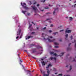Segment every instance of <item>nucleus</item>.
Returning a JSON list of instances; mask_svg holds the SVG:
<instances>
[{"mask_svg":"<svg viewBox=\"0 0 76 76\" xmlns=\"http://www.w3.org/2000/svg\"><path fill=\"white\" fill-rule=\"evenodd\" d=\"M42 37L43 38L44 40H47L48 39L49 42H53L54 41H55V39H53L52 40H51L50 39L53 38V37L52 36H48L47 35H45V34L42 33Z\"/></svg>","mask_w":76,"mask_h":76,"instance_id":"obj_1","label":"nucleus"},{"mask_svg":"<svg viewBox=\"0 0 76 76\" xmlns=\"http://www.w3.org/2000/svg\"><path fill=\"white\" fill-rule=\"evenodd\" d=\"M52 65L51 64H49L48 65V66L46 67V70L47 71V74H45V71H44L42 70V69H40V72L42 74H43V76H49V75H50V72L48 70V68L49 67H51Z\"/></svg>","mask_w":76,"mask_h":76,"instance_id":"obj_2","label":"nucleus"},{"mask_svg":"<svg viewBox=\"0 0 76 76\" xmlns=\"http://www.w3.org/2000/svg\"><path fill=\"white\" fill-rule=\"evenodd\" d=\"M21 4L23 8L25 9H26V10H28V9H29V8L26 7V4L23 3V4H22V3L21 2Z\"/></svg>","mask_w":76,"mask_h":76,"instance_id":"obj_3","label":"nucleus"},{"mask_svg":"<svg viewBox=\"0 0 76 76\" xmlns=\"http://www.w3.org/2000/svg\"><path fill=\"white\" fill-rule=\"evenodd\" d=\"M20 32H21V30L20 29H18L17 32V36L16 37V39H18V38H19V36L20 35Z\"/></svg>","mask_w":76,"mask_h":76,"instance_id":"obj_4","label":"nucleus"},{"mask_svg":"<svg viewBox=\"0 0 76 76\" xmlns=\"http://www.w3.org/2000/svg\"><path fill=\"white\" fill-rule=\"evenodd\" d=\"M58 8L56 9L55 11L53 12V14L54 15H56V12H58Z\"/></svg>","mask_w":76,"mask_h":76,"instance_id":"obj_5","label":"nucleus"},{"mask_svg":"<svg viewBox=\"0 0 76 76\" xmlns=\"http://www.w3.org/2000/svg\"><path fill=\"white\" fill-rule=\"evenodd\" d=\"M31 7L34 10L38 11V10H37V8L35 7V6H31Z\"/></svg>","mask_w":76,"mask_h":76,"instance_id":"obj_6","label":"nucleus"},{"mask_svg":"<svg viewBox=\"0 0 76 76\" xmlns=\"http://www.w3.org/2000/svg\"><path fill=\"white\" fill-rule=\"evenodd\" d=\"M68 29H69V28H67L66 30L65 31L66 33H71V32H72V30H68Z\"/></svg>","mask_w":76,"mask_h":76,"instance_id":"obj_7","label":"nucleus"},{"mask_svg":"<svg viewBox=\"0 0 76 76\" xmlns=\"http://www.w3.org/2000/svg\"><path fill=\"white\" fill-rule=\"evenodd\" d=\"M50 59L51 60H54V62H56V58H53L52 57H51L50 58Z\"/></svg>","mask_w":76,"mask_h":76,"instance_id":"obj_8","label":"nucleus"},{"mask_svg":"<svg viewBox=\"0 0 76 76\" xmlns=\"http://www.w3.org/2000/svg\"><path fill=\"white\" fill-rule=\"evenodd\" d=\"M70 60H72L71 61H76V60L74 58H72V57H71L70 58Z\"/></svg>","mask_w":76,"mask_h":76,"instance_id":"obj_9","label":"nucleus"},{"mask_svg":"<svg viewBox=\"0 0 76 76\" xmlns=\"http://www.w3.org/2000/svg\"><path fill=\"white\" fill-rule=\"evenodd\" d=\"M51 19H52V18H49L47 19L46 20H48L50 23H51Z\"/></svg>","mask_w":76,"mask_h":76,"instance_id":"obj_10","label":"nucleus"},{"mask_svg":"<svg viewBox=\"0 0 76 76\" xmlns=\"http://www.w3.org/2000/svg\"><path fill=\"white\" fill-rule=\"evenodd\" d=\"M41 62L42 64V66H45V63L44 62V61H41Z\"/></svg>","mask_w":76,"mask_h":76,"instance_id":"obj_11","label":"nucleus"},{"mask_svg":"<svg viewBox=\"0 0 76 76\" xmlns=\"http://www.w3.org/2000/svg\"><path fill=\"white\" fill-rule=\"evenodd\" d=\"M31 37V36H29L28 37V38H27V36H26V39H29Z\"/></svg>","mask_w":76,"mask_h":76,"instance_id":"obj_12","label":"nucleus"},{"mask_svg":"<svg viewBox=\"0 0 76 76\" xmlns=\"http://www.w3.org/2000/svg\"><path fill=\"white\" fill-rule=\"evenodd\" d=\"M72 19H73V18L72 17H70L69 18V20L70 21H72Z\"/></svg>","mask_w":76,"mask_h":76,"instance_id":"obj_13","label":"nucleus"},{"mask_svg":"<svg viewBox=\"0 0 76 76\" xmlns=\"http://www.w3.org/2000/svg\"><path fill=\"white\" fill-rule=\"evenodd\" d=\"M55 45H58L59 44L57 42H55L54 43Z\"/></svg>","mask_w":76,"mask_h":76,"instance_id":"obj_14","label":"nucleus"},{"mask_svg":"<svg viewBox=\"0 0 76 76\" xmlns=\"http://www.w3.org/2000/svg\"><path fill=\"white\" fill-rule=\"evenodd\" d=\"M22 13H23L24 14H25L26 12V11H23V10H22Z\"/></svg>","mask_w":76,"mask_h":76,"instance_id":"obj_15","label":"nucleus"},{"mask_svg":"<svg viewBox=\"0 0 76 76\" xmlns=\"http://www.w3.org/2000/svg\"><path fill=\"white\" fill-rule=\"evenodd\" d=\"M69 38H70L71 39H73V36H71L70 37H69Z\"/></svg>","mask_w":76,"mask_h":76,"instance_id":"obj_16","label":"nucleus"},{"mask_svg":"<svg viewBox=\"0 0 76 76\" xmlns=\"http://www.w3.org/2000/svg\"><path fill=\"white\" fill-rule=\"evenodd\" d=\"M65 37H66V39L67 38V37H68V34H66V35Z\"/></svg>","mask_w":76,"mask_h":76,"instance_id":"obj_17","label":"nucleus"},{"mask_svg":"<svg viewBox=\"0 0 76 76\" xmlns=\"http://www.w3.org/2000/svg\"><path fill=\"white\" fill-rule=\"evenodd\" d=\"M50 54H54V52H50Z\"/></svg>","mask_w":76,"mask_h":76,"instance_id":"obj_18","label":"nucleus"},{"mask_svg":"<svg viewBox=\"0 0 76 76\" xmlns=\"http://www.w3.org/2000/svg\"><path fill=\"white\" fill-rule=\"evenodd\" d=\"M59 41H60V42H62L63 41V40L62 39H60L59 40Z\"/></svg>","mask_w":76,"mask_h":76,"instance_id":"obj_19","label":"nucleus"},{"mask_svg":"<svg viewBox=\"0 0 76 76\" xmlns=\"http://www.w3.org/2000/svg\"><path fill=\"white\" fill-rule=\"evenodd\" d=\"M32 26V24H29V27L28 28H31V26Z\"/></svg>","mask_w":76,"mask_h":76,"instance_id":"obj_20","label":"nucleus"},{"mask_svg":"<svg viewBox=\"0 0 76 76\" xmlns=\"http://www.w3.org/2000/svg\"><path fill=\"white\" fill-rule=\"evenodd\" d=\"M72 66H70V70H71L72 69Z\"/></svg>","mask_w":76,"mask_h":76,"instance_id":"obj_21","label":"nucleus"},{"mask_svg":"<svg viewBox=\"0 0 76 76\" xmlns=\"http://www.w3.org/2000/svg\"><path fill=\"white\" fill-rule=\"evenodd\" d=\"M53 71H55V72L56 71V68H53Z\"/></svg>","mask_w":76,"mask_h":76,"instance_id":"obj_22","label":"nucleus"},{"mask_svg":"<svg viewBox=\"0 0 76 76\" xmlns=\"http://www.w3.org/2000/svg\"><path fill=\"white\" fill-rule=\"evenodd\" d=\"M48 32H49V33H51V32H52V31L49 30H48Z\"/></svg>","mask_w":76,"mask_h":76,"instance_id":"obj_23","label":"nucleus"},{"mask_svg":"<svg viewBox=\"0 0 76 76\" xmlns=\"http://www.w3.org/2000/svg\"><path fill=\"white\" fill-rule=\"evenodd\" d=\"M54 56H57V54H56V53H55L54 54Z\"/></svg>","mask_w":76,"mask_h":76,"instance_id":"obj_24","label":"nucleus"},{"mask_svg":"<svg viewBox=\"0 0 76 76\" xmlns=\"http://www.w3.org/2000/svg\"><path fill=\"white\" fill-rule=\"evenodd\" d=\"M76 6V4H75V5H73V6H72V7H75Z\"/></svg>","mask_w":76,"mask_h":76,"instance_id":"obj_25","label":"nucleus"},{"mask_svg":"<svg viewBox=\"0 0 76 76\" xmlns=\"http://www.w3.org/2000/svg\"><path fill=\"white\" fill-rule=\"evenodd\" d=\"M61 54V56H63L64 54V53H62Z\"/></svg>","mask_w":76,"mask_h":76,"instance_id":"obj_26","label":"nucleus"},{"mask_svg":"<svg viewBox=\"0 0 76 76\" xmlns=\"http://www.w3.org/2000/svg\"><path fill=\"white\" fill-rule=\"evenodd\" d=\"M62 74H59V75L57 76H62Z\"/></svg>","mask_w":76,"mask_h":76,"instance_id":"obj_27","label":"nucleus"},{"mask_svg":"<svg viewBox=\"0 0 76 76\" xmlns=\"http://www.w3.org/2000/svg\"><path fill=\"white\" fill-rule=\"evenodd\" d=\"M45 1V0H44V1H42V2H43V3H44Z\"/></svg>","mask_w":76,"mask_h":76,"instance_id":"obj_28","label":"nucleus"},{"mask_svg":"<svg viewBox=\"0 0 76 76\" xmlns=\"http://www.w3.org/2000/svg\"><path fill=\"white\" fill-rule=\"evenodd\" d=\"M22 34H21V35H20V38H22Z\"/></svg>","mask_w":76,"mask_h":76,"instance_id":"obj_29","label":"nucleus"},{"mask_svg":"<svg viewBox=\"0 0 76 76\" xmlns=\"http://www.w3.org/2000/svg\"><path fill=\"white\" fill-rule=\"evenodd\" d=\"M53 24L50 25V27H53Z\"/></svg>","mask_w":76,"mask_h":76,"instance_id":"obj_30","label":"nucleus"},{"mask_svg":"<svg viewBox=\"0 0 76 76\" xmlns=\"http://www.w3.org/2000/svg\"><path fill=\"white\" fill-rule=\"evenodd\" d=\"M31 1H30L29 3V4H30V5L31 4Z\"/></svg>","mask_w":76,"mask_h":76,"instance_id":"obj_31","label":"nucleus"},{"mask_svg":"<svg viewBox=\"0 0 76 76\" xmlns=\"http://www.w3.org/2000/svg\"><path fill=\"white\" fill-rule=\"evenodd\" d=\"M37 7H39V4H37Z\"/></svg>","mask_w":76,"mask_h":76,"instance_id":"obj_32","label":"nucleus"},{"mask_svg":"<svg viewBox=\"0 0 76 76\" xmlns=\"http://www.w3.org/2000/svg\"><path fill=\"white\" fill-rule=\"evenodd\" d=\"M45 9H48V7H45Z\"/></svg>","mask_w":76,"mask_h":76,"instance_id":"obj_33","label":"nucleus"},{"mask_svg":"<svg viewBox=\"0 0 76 76\" xmlns=\"http://www.w3.org/2000/svg\"><path fill=\"white\" fill-rule=\"evenodd\" d=\"M64 31V30H60V32H62V31Z\"/></svg>","mask_w":76,"mask_h":76,"instance_id":"obj_34","label":"nucleus"},{"mask_svg":"<svg viewBox=\"0 0 76 76\" xmlns=\"http://www.w3.org/2000/svg\"><path fill=\"white\" fill-rule=\"evenodd\" d=\"M55 48H58V46H55Z\"/></svg>","mask_w":76,"mask_h":76,"instance_id":"obj_35","label":"nucleus"},{"mask_svg":"<svg viewBox=\"0 0 76 76\" xmlns=\"http://www.w3.org/2000/svg\"><path fill=\"white\" fill-rule=\"evenodd\" d=\"M46 29V27H45V28H44L43 29Z\"/></svg>","mask_w":76,"mask_h":76,"instance_id":"obj_36","label":"nucleus"},{"mask_svg":"<svg viewBox=\"0 0 76 76\" xmlns=\"http://www.w3.org/2000/svg\"><path fill=\"white\" fill-rule=\"evenodd\" d=\"M32 34H35V32H33L32 33Z\"/></svg>","mask_w":76,"mask_h":76,"instance_id":"obj_37","label":"nucleus"},{"mask_svg":"<svg viewBox=\"0 0 76 76\" xmlns=\"http://www.w3.org/2000/svg\"><path fill=\"white\" fill-rule=\"evenodd\" d=\"M64 76H70V75H64Z\"/></svg>","mask_w":76,"mask_h":76,"instance_id":"obj_38","label":"nucleus"},{"mask_svg":"<svg viewBox=\"0 0 76 76\" xmlns=\"http://www.w3.org/2000/svg\"><path fill=\"white\" fill-rule=\"evenodd\" d=\"M30 15V14L29 13H28V15Z\"/></svg>","mask_w":76,"mask_h":76,"instance_id":"obj_39","label":"nucleus"},{"mask_svg":"<svg viewBox=\"0 0 76 76\" xmlns=\"http://www.w3.org/2000/svg\"><path fill=\"white\" fill-rule=\"evenodd\" d=\"M32 58H34L35 59V58H34V57L32 56Z\"/></svg>","mask_w":76,"mask_h":76,"instance_id":"obj_40","label":"nucleus"},{"mask_svg":"<svg viewBox=\"0 0 76 76\" xmlns=\"http://www.w3.org/2000/svg\"><path fill=\"white\" fill-rule=\"evenodd\" d=\"M57 33H54L53 34H54V35H56V34H57Z\"/></svg>","mask_w":76,"mask_h":76,"instance_id":"obj_41","label":"nucleus"},{"mask_svg":"<svg viewBox=\"0 0 76 76\" xmlns=\"http://www.w3.org/2000/svg\"><path fill=\"white\" fill-rule=\"evenodd\" d=\"M20 62L21 63V62H22V61H21V60H20Z\"/></svg>","mask_w":76,"mask_h":76,"instance_id":"obj_42","label":"nucleus"},{"mask_svg":"<svg viewBox=\"0 0 76 76\" xmlns=\"http://www.w3.org/2000/svg\"><path fill=\"white\" fill-rule=\"evenodd\" d=\"M36 3H37L36 2H35L34 4H36Z\"/></svg>","mask_w":76,"mask_h":76,"instance_id":"obj_43","label":"nucleus"},{"mask_svg":"<svg viewBox=\"0 0 76 76\" xmlns=\"http://www.w3.org/2000/svg\"><path fill=\"white\" fill-rule=\"evenodd\" d=\"M32 23H33V24H34V25H35V24H34V22H32Z\"/></svg>","mask_w":76,"mask_h":76,"instance_id":"obj_44","label":"nucleus"},{"mask_svg":"<svg viewBox=\"0 0 76 76\" xmlns=\"http://www.w3.org/2000/svg\"><path fill=\"white\" fill-rule=\"evenodd\" d=\"M39 66L40 67H41V65H40V64H39Z\"/></svg>","mask_w":76,"mask_h":76,"instance_id":"obj_45","label":"nucleus"},{"mask_svg":"<svg viewBox=\"0 0 76 76\" xmlns=\"http://www.w3.org/2000/svg\"><path fill=\"white\" fill-rule=\"evenodd\" d=\"M68 65H67V66H66V67H68Z\"/></svg>","mask_w":76,"mask_h":76,"instance_id":"obj_46","label":"nucleus"},{"mask_svg":"<svg viewBox=\"0 0 76 76\" xmlns=\"http://www.w3.org/2000/svg\"><path fill=\"white\" fill-rule=\"evenodd\" d=\"M25 51H26V52H28V51H27V50H25Z\"/></svg>","mask_w":76,"mask_h":76,"instance_id":"obj_47","label":"nucleus"},{"mask_svg":"<svg viewBox=\"0 0 76 76\" xmlns=\"http://www.w3.org/2000/svg\"><path fill=\"white\" fill-rule=\"evenodd\" d=\"M44 10H41V11H42V12H43Z\"/></svg>","mask_w":76,"mask_h":76,"instance_id":"obj_48","label":"nucleus"},{"mask_svg":"<svg viewBox=\"0 0 76 76\" xmlns=\"http://www.w3.org/2000/svg\"><path fill=\"white\" fill-rule=\"evenodd\" d=\"M31 45V46H32V45Z\"/></svg>","mask_w":76,"mask_h":76,"instance_id":"obj_49","label":"nucleus"},{"mask_svg":"<svg viewBox=\"0 0 76 76\" xmlns=\"http://www.w3.org/2000/svg\"><path fill=\"white\" fill-rule=\"evenodd\" d=\"M37 29H38V28L37 27Z\"/></svg>","mask_w":76,"mask_h":76,"instance_id":"obj_50","label":"nucleus"},{"mask_svg":"<svg viewBox=\"0 0 76 76\" xmlns=\"http://www.w3.org/2000/svg\"><path fill=\"white\" fill-rule=\"evenodd\" d=\"M55 74L56 75V74H57V73H55Z\"/></svg>","mask_w":76,"mask_h":76,"instance_id":"obj_51","label":"nucleus"},{"mask_svg":"<svg viewBox=\"0 0 76 76\" xmlns=\"http://www.w3.org/2000/svg\"><path fill=\"white\" fill-rule=\"evenodd\" d=\"M52 76H54V75H52Z\"/></svg>","mask_w":76,"mask_h":76,"instance_id":"obj_52","label":"nucleus"},{"mask_svg":"<svg viewBox=\"0 0 76 76\" xmlns=\"http://www.w3.org/2000/svg\"><path fill=\"white\" fill-rule=\"evenodd\" d=\"M41 60H43V59H41Z\"/></svg>","mask_w":76,"mask_h":76,"instance_id":"obj_53","label":"nucleus"},{"mask_svg":"<svg viewBox=\"0 0 76 76\" xmlns=\"http://www.w3.org/2000/svg\"><path fill=\"white\" fill-rule=\"evenodd\" d=\"M66 19H67L68 17H66Z\"/></svg>","mask_w":76,"mask_h":76,"instance_id":"obj_54","label":"nucleus"},{"mask_svg":"<svg viewBox=\"0 0 76 76\" xmlns=\"http://www.w3.org/2000/svg\"><path fill=\"white\" fill-rule=\"evenodd\" d=\"M50 71H51V70H52L51 69H50Z\"/></svg>","mask_w":76,"mask_h":76,"instance_id":"obj_55","label":"nucleus"},{"mask_svg":"<svg viewBox=\"0 0 76 76\" xmlns=\"http://www.w3.org/2000/svg\"><path fill=\"white\" fill-rule=\"evenodd\" d=\"M20 65H21V63H20Z\"/></svg>","mask_w":76,"mask_h":76,"instance_id":"obj_56","label":"nucleus"},{"mask_svg":"<svg viewBox=\"0 0 76 76\" xmlns=\"http://www.w3.org/2000/svg\"><path fill=\"white\" fill-rule=\"evenodd\" d=\"M28 72H31L30 71H28Z\"/></svg>","mask_w":76,"mask_h":76,"instance_id":"obj_57","label":"nucleus"},{"mask_svg":"<svg viewBox=\"0 0 76 76\" xmlns=\"http://www.w3.org/2000/svg\"><path fill=\"white\" fill-rule=\"evenodd\" d=\"M61 26H60V27H61Z\"/></svg>","mask_w":76,"mask_h":76,"instance_id":"obj_58","label":"nucleus"},{"mask_svg":"<svg viewBox=\"0 0 76 76\" xmlns=\"http://www.w3.org/2000/svg\"><path fill=\"white\" fill-rule=\"evenodd\" d=\"M19 25H18V27H19Z\"/></svg>","mask_w":76,"mask_h":76,"instance_id":"obj_59","label":"nucleus"},{"mask_svg":"<svg viewBox=\"0 0 76 76\" xmlns=\"http://www.w3.org/2000/svg\"><path fill=\"white\" fill-rule=\"evenodd\" d=\"M32 72H34V71H33Z\"/></svg>","mask_w":76,"mask_h":76,"instance_id":"obj_60","label":"nucleus"},{"mask_svg":"<svg viewBox=\"0 0 76 76\" xmlns=\"http://www.w3.org/2000/svg\"><path fill=\"white\" fill-rule=\"evenodd\" d=\"M23 67V66L22 65Z\"/></svg>","mask_w":76,"mask_h":76,"instance_id":"obj_61","label":"nucleus"},{"mask_svg":"<svg viewBox=\"0 0 76 76\" xmlns=\"http://www.w3.org/2000/svg\"><path fill=\"white\" fill-rule=\"evenodd\" d=\"M74 3H76V1H75V2H74Z\"/></svg>","mask_w":76,"mask_h":76,"instance_id":"obj_62","label":"nucleus"},{"mask_svg":"<svg viewBox=\"0 0 76 76\" xmlns=\"http://www.w3.org/2000/svg\"><path fill=\"white\" fill-rule=\"evenodd\" d=\"M40 48H41V47H40Z\"/></svg>","mask_w":76,"mask_h":76,"instance_id":"obj_63","label":"nucleus"},{"mask_svg":"<svg viewBox=\"0 0 76 76\" xmlns=\"http://www.w3.org/2000/svg\"><path fill=\"white\" fill-rule=\"evenodd\" d=\"M41 51H42V50Z\"/></svg>","mask_w":76,"mask_h":76,"instance_id":"obj_64","label":"nucleus"}]
</instances>
